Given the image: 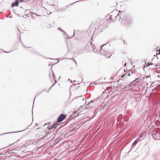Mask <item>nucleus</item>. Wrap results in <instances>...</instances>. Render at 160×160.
Segmentation results:
<instances>
[{
    "instance_id": "nucleus-1",
    "label": "nucleus",
    "mask_w": 160,
    "mask_h": 160,
    "mask_svg": "<svg viewBox=\"0 0 160 160\" xmlns=\"http://www.w3.org/2000/svg\"><path fill=\"white\" fill-rule=\"evenodd\" d=\"M118 16L119 17L120 19H119V21L121 22V20H122L123 21V23L126 25H130L132 24L133 19L129 14L124 12H122L120 11H119V13L117 14V16H115V18Z\"/></svg>"
},
{
    "instance_id": "nucleus-2",
    "label": "nucleus",
    "mask_w": 160,
    "mask_h": 160,
    "mask_svg": "<svg viewBox=\"0 0 160 160\" xmlns=\"http://www.w3.org/2000/svg\"><path fill=\"white\" fill-rule=\"evenodd\" d=\"M66 115L64 114H61L57 119V122H61L65 118Z\"/></svg>"
},
{
    "instance_id": "nucleus-3",
    "label": "nucleus",
    "mask_w": 160,
    "mask_h": 160,
    "mask_svg": "<svg viewBox=\"0 0 160 160\" xmlns=\"http://www.w3.org/2000/svg\"><path fill=\"white\" fill-rule=\"evenodd\" d=\"M3 156L5 157H8V158L12 156L11 155H9L8 154V152H0V156L1 157H2Z\"/></svg>"
},
{
    "instance_id": "nucleus-4",
    "label": "nucleus",
    "mask_w": 160,
    "mask_h": 160,
    "mask_svg": "<svg viewBox=\"0 0 160 160\" xmlns=\"http://www.w3.org/2000/svg\"><path fill=\"white\" fill-rule=\"evenodd\" d=\"M52 76L51 75L50 72H49V77L51 82H53V81H54L55 83H56L57 82V81L55 80V79L54 78V77L53 73H52Z\"/></svg>"
},
{
    "instance_id": "nucleus-5",
    "label": "nucleus",
    "mask_w": 160,
    "mask_h": 160,
    "mask_svg": "<svg viewBox=\"0 0 160 160\" xmlns=\"http://www.w3.org/2000/svg\"><path fill=\"white\" fill-rule=\"evenodd\" d=\"M115 13V12H112L111 13V15H108L107 16V18H108L109 19H113V18H114V19H116V18H115V17L116 16H117V15L114 17L113 14Z\"/></svg>"
},
{
    "instance_id": "nucleus-6",
    "label": "nucleus",
    "mask_w": 160,
    "mask_h": 160,
    "mask_svg": "<svg viewBox=\"0 0 160 160\" xmlns=\"http://www.w3.org/2000/svg\"><path fill=\"white\" fill-rule=\"evenodd\" d=\"M58 30H60L62 32H63V35H66V37H65V38L66 39H69V38H72V37H73V36H74V32L73 35L70 38L68 37V36H67L65 32L64 31L61 29L60 28H58Z\"/></svg>"
},
{
    "instance_id": "nucleus-7",
    "label": "nucleus",
    "mask_w": 160,
    "mask_h": 160,
    "mask_svg": "<svg viewBox=\"0 0 160 160\" xmlns=\"http://www.w3.org/2000/svg\"><path fill=\"white\" fill-rule=\"evenodd\" d=\"M91 46L92 47H93V46H94V45L93 44H92ZM92 50L93 52H94L95 53H98L99 52H100V53H101V54L102 53V52H101L100 50L99 49H96L95 48H92Z\"/></svg>"
},
{
    "instance_id": "nucleus-8",
    "label": "nucleus",
    "mask_w": 160,
    "mask_h": 160,
    "mask_svg": "<svg viewBox=\"0 0 160 160\" xmlns=\"http://www.w3.org/2000/svg\"><path fill=\"white\" fill-rule=\"evenodd\" d=\"M102 54L105 55L106 56V57L107 58H110L111 56V53H107L106 52H104L103 53H102Z\"/></svg>"
},
{
    "instance_id": "nucleus-9",
    "label": "nucleus",
    "mask_w": 160,
    "mask_h": 160,
    "mask_svg": "<svg viewBox=\"0 0 160 160\" xmlns=\"http://www.w3.org/2000/svg\"><path fill=\"white\" fill-rule=\"evenodd\" d=\"M19 2L18 1H15V2H13L12 4V7H13L15 6H18Z\"/></svg>"
},
{
    "instance_id": "nucleus-10",
    "label": "nucleus",
    "mask_w": 160,
    "mask_h": 160,
    "mask_svg": "<svg viewBox=\"0 0 160 160\" xmlns=\"http://www.w3.org/2000/svg\"><path fill=\"white\" fill-rule=\"evenodd\" d=\"M93 100H92L91 101H90L89 103H88L87 104V106H88L89 107H92L93 106V105L92 104V103L93 102Z\"/></svg>"
},
{
    "instance_id": "nucleus-11",
    "label": "nucleus",
    "mask_w": 160,
    "mask_h": 160,
    "mask_svg": "<svg viewBox=\"0 0 160 160\" xmlns=\"http://www.w3.org/2000/svg\"><path fill=\"white\" fill-rule=\"evenodd\" d=\"M30 51L32 52H33V53L35 54H37L38 55H39V53L37 51H36L33 48H32L30 49Z\"/></svg>"
},
{
    "instance_id": "nucleus-12",
    "label": "nucleus",
    "mask_w": 160,
    "mask_h": 160,
    "mask_svg": "<svg viewBox=\"0 0 160 160\" xmlns=\"http://www.w3.org/2000/svg\"><path fill=\"white\" fill-rule=\"evenodd\" d=\"M54 125H53V124H52V125L51 126H48V128L49 130H52V129H54Z\"/></svg>"
},
{
    "instance_id": "nucleus-13",
    "label": "nucleus",
    "mask_w": 160,
    "mask_h": 160,
    "mask_svg": "<svg viewBox=\"0 0 160 160\" xmlns=\"http://www.w3.org/2000/svg\"><path fill=\"white\" fill-rule=\"evenodd\" d=\"M48 133V132L46 133V135L43 137H42V135H40L39 136V138H41L42 140H44V139H45L46 138V135Z\"/></svg>"
},
{
    "instance_id": "nucleus-14",
    "label": "nucleus",
    "mask_w": 160,
    "mask_h": 160,
    "mask_svg": "<svg viewBox=\"0 0 160 160\" xmlns=\"http://www.w3.org/2000/svg\"><path fill=\"white\" fill-rule=\"evenodd\" d=\"M19 131H17V132H7V133H3L2 134H0V136H2L3 135H4V134H9V133H15V132H19Z\"/></svg>"
},
{
    "instance_id": "nucleus-15",
    "label": "nucleus",
    "mask_w": 160,
    "mask_h": 160,
    "mask_svg": "<svg viewBox=\"0 0 160 160\" xmlns=\"http://www.w3.org/2000/svg\"><path fill=\"white\" fill-rule=\"evenodd\" d=\"M66 134H65L62 137H61L59 140V141L56 143V144H57L58 142H59L61 141L65 137Z\"/></svg>"
},
{
    "instance_id": "nucleus-16",
    "label": "nucleus",
    "mask_w": 160,
    "mask_h": 160,
    "mask_svg": "<svg viewBox=\"0 0 160 160\" xmlns=\"http://www.w3.org/2000/svg\"><path fill=\"white\" fill-rule=\"evenodd\" d=\"M138 141L137 140H135L132 143V146H135L137 144V143H138Z\"/></svg>"
},
{
    "instance_id": "nucleus-17",
    "label": "nucleus",
    "mask_w": 160,
    "mask_h": 160,
    "mask_svg": "<svg viewBox=\"0 0 160 160\" xmlns=\"http://www.w3.org/2000/svg\"><path fill=\"white\" fill-rule=\"evenodd\" d=\"M8 154L9 155H11V154L12 153H13V152L12 150H9V151L7 152Z\"/></svg>"
},
{
    "instance_id": "nucleus-18",
    "label": "nucleus",
    "mask_w": 160,
    "mask_h": 160,
    "mask_svg": "<svg viewBox=\"0 0 160 160\" xmlns=\"http://www.w3.org/2000/svg\"><path fill=\"white\" fill-rule=\"evenodd\" d=\"M53 125H54V129H55L58 126V124L56 123H53Z\"/></svg>"
},
{
    "instance_id": "nucleus-19",
    "label": "nucleus",
    "mask_w": 160,
    "mask_h": 160,
    "mask_svg": "<svg viewBox=\"0 0 160 160\" xmlns=\"http://www.w3.org/2000/svg\"><path fill=\"white\" fill-rule=\"evenodd\" d=\"M150 65V64H149L148 63H147V64H145V65H144V67L143 68V69H144V68L146 67H147L148 66H149Z\"/></svg>"
},
{
    "instance_id": "nucleus-20",
    "label": "nucleus",
    "mask_w": 160,
    "mask_h": 160,
    "mask_svg": "<svg viewBox=\"0 0 160 160\" xmlns=\"http://www.w3.org/2000/svg\"><path fill=\"white\" fill-rule=\"evenodd\" d=\"M55 85V84H53L50 87V88L48 89V92H49V91Z\"/></svg>"
},
{
    "instance_id": "nucleus-21",
    "label": "nucleus",
    "mask_w": 160,
    "mask_h": 160,
    "mask_svg": "<svg viewBox=\"0 0 160 160\" xmlns=\"http://www.w3.org/2000/svg\"><path fill=\"white\" fill-rule=\"evenodd\" d=\"M127 121V120H126V121H123V122L121 124V126H122V127H123V126L124 125V122H126Z\"/></svg>"
},
{
    "instance_id": "nucleus-22",
    "label": "nucleus",
    "mask_w": 160,
    "mask_h": 160,
    "mask_svg": "<svg viewBox=\"0 0 160 160\" xmlns=\"http://www.w3.org/2000/svg\"><path fill=\"white\" fill-rule=\"evenodd\" d=\"M138 78L139 79L138 80V82H136V84L137 83H138V82H142V81H141V78Z\"/></svg>"
},
{
    "instance_id": "nucleus-23",
    "label": "nucleus",
    "mask_w": 160,
    "mask_h": 160,
    "mask_svg": "<svg viewBox=\"0 0 160 160\" xmlns=\"http://www.w3.org/2000/svg\"><path fill=\"white\" fill-rule=\"evenodd\" d=\"M138 79H139L138 78H136L134 80H133L132 82V83L133 82H135L136 81H138Z\"/></svg>"
},
{
    "instance_id": "nucleus-24",
    "label": "nucleus",
    "mask_w": 160,
    "mask_h": 160,
    "mask_svg": "<svg viewBox=\"0 0 160 160\" xmlns=\"http://www.w3.org/2000/svg\"><path fill=\"white\" fill-rule=\"evenodd\" d=\"M99 27V26H95V30H97V29H98V28Z\"/></svg>"
},
{
    "instance_id": "nucleus-25",
    "label": "nucleus",
    "mask_w": 160,
    "mask_h": 160,
    "mask_svg": "<svg viewBox=\"0 0 160 160\" xmlns=\"http://www.w3.org/2000/svg\"><path fill=\"white\" fill-rule=\"evenodd\" d=\"M104 45H102L101 46H100V51L101 52L102 51V48H103V46H104Z\"/></svg>"
},
{
    "instance_id": "nucleus-26",
    "label": "nucleus",
    "mask_w": 160,
    "mask_h": 160,
    "mask_svg": "<svg viewBox=\"0 0 160 160\" xmlns=\"http://www.w3.org/2000/svg\"><path fill=\"white\" fill-rule=\"evenodd\" d=\"M88 108L87 107L84 106V107L82 108L85 110V109H87Z\"/></svg>"
},
{
    "instance_id": "nucleus-27",
    "label": "nucleus",
    "mask_w": 160,
    "mask_h": 160,
    "mask_svg": "<svg viewBox=\"0 0 160 160\" xmlns=\"http://www.w3.org/2000/svg\"><path fill=\"white\" fill-rule=\"evenodd\" d=\"M144 78H145L144 77L142 78L141 79V81H142V82L144 80Z\"/></svg>"
},
{
    "instance_id": "nucleus-28",
    "label": "nucleus",
    "mask_w": 160,
    "mask_h": 160,
    "mask_svg": "<svg viewBox=\"0 0 160 160\" xmlns=\"http://www.w3.org/2000/svg\"><path fill=\"white\" fill-rule=\"evenodd\" d=\"M127 74H125L124 75L122 76V78H123L124 77H126V76L127 75Z\"/></svg>"
},
{
    "instance_id": "nucleus-29",
    "label": "nucleus",
    "mask_w": 160,
    "mask_h": 160,
    "mask_svg": "<svg viewBox=\"0 0 160 160\" xmlns=\"http://www.w3.org/2000/svg\"><path fill=\"white\" fill-rule=\"evenodd\" d=\"M148 63L149 64H150V65H154V64L152 63V62H151Z\"/></svg>"
},
{
    "instance_id": "nucleus-30",
    "label": "nucleus",
    "mask_w": 160,
    "mask_h": 160,
    "mask_svg": "<svg viewBox=\"0 0 160 160\" xmlns=\"http://www.w3.org/2000/svg\"><path fill=\"white\" fill-rule=\"evenodd\" d=\"M50 122L49 123V122H48V123H45V125H50Z\"/></svg>"
},
{
    "instance_id": "nucleus-31",
    "label": "nucleus",
    "mask_w": 160,
    "mask_h": 160,
    "mask_svg": "<svg viewBox=\"0 0 160 160\" xmlns=\"http://www.w3.org/2000/svg\"><path fill=\"white\" fill-rule=\"evenodd\" d=\"M23 1L24 0H20L19 1V3L20 2H23Z\"/></svg>"
},
{
    "instance_id": "nucleus-32",
    "label": "nucleus",
    "mask_w": 160,
    "mask_h": 160,
    "mask_svg": "<svg viewBox=\"0 0 160 160\" xmlns=\"http://www.w3.org/2000/svg\"><path fill=\"white\" fill-rule=\"evenodd\" d=\"M158 54H160V51H159V52L158 53H156V55H157Z\"/></svg>"
},
{
    "instance_id": "nucleus-33",
    "label": "nucleus",
    "mask_w": 160,
    "mask_h": 160,
    "mask_svg": "<svg viewBox=\"0 0 160 160\" xmlns=\"http://www.w3.org/2000/svg\"><path fill=\"white\" fill-rule=\"evenodd\" d=\"M79 1H76V2H73V3H71V4H73V3H75V2H79Z\"/></svg>"
},
{
    "instance_id": "nucleus-34",
    "label": "nucleus",
    "mask_w": 160,
    "mask_h": 160,
    "mask_svg": "<svg viewBox=\"0 0 160 160\" xmlns=\"http://www.w3.org/2000/svg\"><path fill=\"white\" fill-rule=\"evenodd\" d=\"M127 66V63H126V62H125L124 63V66Z\"/></svg>"
},
{
    "instance_id": "nucleus-35",
    "label": "nucleus",
    "mask_w": 160,
    "mask_h": 160,
    "mask_svg": "<svg viewBox=\"0 0 160 160\" xmlns=\"http://www.w3.org/2000/svg\"><path fill=\"white\" fill-rule=\"evenodd\" d=\"M22 44H23V46L25 47H27L25 46V45H24V44H23V43H22ZM28 47V48H31V47Z\"/></svg>"
},
{
    "instance_id": "nucleus-36",
    "label": "nucleus",
    "mask_w": 160,
    "mask_h": 160,
    "mask_svg": "<svg viewBox=\"0 0 160 160\" xmlns=\"http://www.w3.org/2000/svg\"><path fill=\"white\" fill-rule=\"evenodd\" d=\"M130 75H131V74L129 73L128 74L127 76H130Z\"/></svg>"
},
{
    "instance_id": "nucleus-37",
    "label": "nucleus",
    "mask_w": 160,
    "mask_h": 160,
    "mask_svg": "<svg viewBox=\"0 0 160 160\" xmlns=\"http://www.w3.org/2000/svg\"><path fill=\"white\" fill-rule=\"evenodd\" d=\"M3 51H4L5 52V53H8V52H11V51H10V52H7L6 51H4V50H3Z\"/></svg>"
},
{
    "instance_id": "nucleus-38",
    "label": "nucleus",
    "mask_w": 160,
    "mask_h": 160,
    "mask_svg": "<svg viewBox=\"0 0 160 160\" xmlns=\"http://www.w3.org/2000/svg\"><path fill=\"white\" fill-rule=\"evenodd\" d=\"M150 77V76H148V75H147V76H146V78H148V77Z\"/></svg>"
},
{
    "instance_id": "nucleus-39",
    "label": "nucleus",
    "mask_w": 160,
    "mask_h": 160,
    "mask_svg": "<svg viewBox=\"0 0 160 160\" xmlns=\"http://www.w3.org/2000/svg\"><path fill=\"white\" fill-rule=\"evenodd\" d=\"M44 91H46V89H43V91L42 92ZM47 92H48V91H47Z\"/></svg>"
},
{
    "instance_id": "nucleus-40",
    "label": "nucleus",
    "mask_w": 160,
    "mask_h": 160,
    "mask_svg": "<svg viewBox=\"0 0 160 160\" xmlns=\"http://www.w3.org/2000/svg\"><path fill=\"white\" fill-rule=\"evenodd\" d=\"M131 73H132V74L133 73H134V72L133 71H131Z\"/></svg>"
},
{
    "instance_id": "nucleus-41",
    "label": "nucleus",
    "mask_w": 160,
    "mask_h": 160,
    "mask_svg": "<svg viewBox=\"0 0 160 160\" xmlns=\"http://www.w3.org/2000/svg\"><path fill=\"white\" fill-rule=\"evenodd\" d=\"M73 59V60L75 61V63H76V66H77V62H76V61L75 60H74V59Z\"/></svg>"
},
{
    "instance_id": "nucleus-42",
    "label": "nucleus",
    "mask_w": 160,
    "mask_h": 160,
    "mask_svg": "<svg viewBox=\"0 0 160 160\" xmlns=\"http://www.w3.org/2000/svg\"><path fill=\"white\" fill-rule=\"evenodd\" d=\"M36 16H41V15H38V14H37L36 15Z\"/></svg>"
},
{
    "instance_id": "nucleus-43",
    "label": "nucleus",
    "mask_w": 160,
    "mask_h": 160,
    "mask_svg": "<svg viewBox=\"0 0 160 160\" xmlns=\"http://www.w3.org/2000/svg\"><path fill=\"white\" fill-rule=\"evenodd\" d=\"M82 107H81L80 108V109H82Z\"/></svg>"
},
{
    "instance_id": "nucleus-44",
    "label": "nucleus",
    "mask_w": 160,
    "mask_h": 160,
    "mask_svg": "<svg viewBox=\"0 0 160 160\" xmlns=\"http://www.w3.org/2000/svg\"><path fill=\"white\" fill-rule=\"evenodd\" d=\"M59 133H60V135H62V133L61 132H59Z\"/></svg>"
},
{
    "instance_id": "nucleus-45",
    "label": "nucleus",
    "mask_w": 160,
    "mask_h": 160,
    "mask_svg": "<svg viewBox=\"0 0 160 160\" xmlns=\"http://www.w3.org/2000/svg\"><path fill=\"white\" fill-rule=\"evenodd\" d=\"M55 60H58V59H55Z\"/></svg>"
},
{
    "instance_id": "nucleus-46",
    "label": "nucleus",
    "mask_w": 160,
    "mask_h": 160,
    "mask_svg": "<svg viewBox=\"0 0 160 160\" xmlns=\"http://www.w3.org/2000/svg\"><path fill=\"white\" fill-rule=\"evenodd\" d=\"M122 118H121V120H121V121H122Z\"/></svg>"
},
{
    "instance_id": "nucleus-47",
    "label": "nucleus",
    "mask_w": 160,
    "mask_h": 160,
    "mask_svg": "<svg viewBox=\"0 0 160 160\" xmlns=\"http://www.w3.org/2000/svg\"><path fill=\"white\" fill-rule=\"evenodd\" d=\"M155 66L156 67H157L158 66V65L157 64H156L155 65Z\"/></svg>"
},
{
    "instance_id": "nucleus-48",
    "label": "nucleus",
    "mask_w": 160,
    "mask_h": 160,
    "mask_svg": "<svg viewBox=\"0 0 160 160\" xmlns=\"http://www.w3.org/2000/svg\"><path fill=\"white\" fill-rule=\"evenodd\" d=\"M9 18H12V16H10Z\"/></svg>"
},
{
    "instance_id": "nucleus-49",
    "label": "nucleus",
    "mask_w": 160,
    "mask_h": 160,
    "mask_svg": "<svg viewBox=\"0 0 160 160\" xmlns=\"http://www.w3.org/2000/svg\"><path fill=\"white\" fill-rule=\"evenodd\" d=\"M27 16V15H26H26H25V16H24V17H26Z\"/></svg>"
},
{
    "instance_id": "nucleus-50",
    "label": "nucleus",
    "mask_w": 160,
    "mask_h": 160,
    "mask_svg": "<svg viewBox=\"0 0 160 160\" xmlns=\"http://www.w3.org/2000/svg\"><path fill=\"white\" fill-rule=\"evenodd\" d=\"M19 0H15V1H18Z\"/></svg>"
},
{
    "instance_id": "nucleus-51",
    "label": "nucleus",
    "mask_w": 160,
    "mask_h": 160,
    "mask_svg": "<svg viewBox=\"0 0 160 160\" xmlns=\"http://www.w3.org/2000/svg\"><path fill=\"white\" fill-rule=\"evenodd\" d=\"M157 76H158V77H159V75H157Z\"/></svg>"
},
{
    "instance_id": "nucleus-52",
    "label": "nucleus",
    "mask_w": 160,
    "mask_h": 160,
    "mask_svg": "<svg viewBox=\"0 0 160 160\" xmlns=\"http://www.w3.org/2000/svg\"><path fill=\"white\" fill-rule=\"evenodd\" d=\"M71 83H72V80L71 81Z\"/></svg>"
},
{
    "instance_id": "nucleus-53",
    "label": "nucleus",
    "mask_w": 160,
    "mask_h": 160,
    "mask_svg": "<svg viewBox=\"0 0 160 160\" xmlns=\"http://www.w3.org/2000/svg\"><path fill=\"white\" fill-rule=\"evenodd\" d=\"M58 62H59V61H58V62H56V63H58Z\"/></svg>"
},
{
    "instance_id": "nucleus-54",
    "label": "nucleus",
    "mask_w": 160,
    "mask_h": 160,
    "mask_svg": "<svg viewBox=\"0 0 160 160\" xmlns=\"http://www.w3.org/2000/svg\"><path fill=\"white\" fill-rule=\"evenodd\" d=\"M123 62H124V61L122 62V63H123Z\"/></svg>"
},
{
    "instance_id": "nucleus-55",
    "label": "nucleus",
    "mask_w": 160,
    "mask_h": 160,
    "mask_svg": "<svg viewBox=\"0 0 160 160\" xmlns=\"http://www.w3.org/2000/svg\"><path fill=\"white\" fill-rule=\"evenodd\" d=\"M74 81L76 82V81L75 80H74Z\"/></svg>"
},
{
    "instance_id": "nucleus-56",
    "label": "nucleus",
    "mask_w": 160,
    "mask_h": 160,
    "mask_svg": "<svg viewBox=\"0 0 160 160\" xmlns=\"http://www.w3.org/2000/svg\"><path fill=\"white\" fill-rule=\"evenodd\" d=\"M157 58L158 59V57L157 56Z\"/></svg>"
},
{
    "instance_id": "nucleus-57",
    "label": "nucleus",
    "mask_w": 160,
    "mask_h": 160,
    "mask_svg": "<svg viewBox=\"0 0 160 160\" xmlns=\"http://www.w3.org/2000/svg\"><path fill=\"white\" fill-rule=\"evenodd\" d=\"M36 97H35V98H34V99H35V98H36Z\"/></svg>"
},
{
    "instance_id": "nucleus-58",
    "label": "nucleus",
    "mask_w": 160,
    "mask_h": 160,
    "mask_svg": "<svg viewBox=\"0 0 160 160\" xmlns=\"http://www.w3.org/2000/svg\"><path fill=\"white\" fill-rule=\"evenodd\" d=\"M34 101H33V104L34 103Z\"/></svg>"
},
{
    "instance_id": "nucleus-59",
    "label": "nucleus",
    "mask_w": 160,
    "mask_h": 160,
    "mask_svg": "<svg viewBox=\"0 0 160 160\" xmlns=\"http://www.w3.org/2000/svg\"><path fill=\"white\" fill-rule=\"evenodd\" d=\"M32 112H33V111H32ZM32 113H33V112H32Z\"/></svg>"
}]
</instances>
